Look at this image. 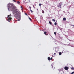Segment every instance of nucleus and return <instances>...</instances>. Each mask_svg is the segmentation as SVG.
<instances>
[{
    "label": "nucleus",
    "instance_id": "obj_26",
    "mask_svg": "<svg viewBox=\"0 0 74 74\" xmlns=\"http://www.w3.org/2000/svg\"><path fill=\"white\" fill-rule=\"evenodd\" d=\"M34 5H33V7H34V8H35V7L34 6Z\"/></svg>",
    "mask_w": 74,
    "mask_h": 74
},
{
    "label": "nucleus",
    "instance_id": "obj_18",
    "mask_svg": "<svg viewBox=\"0 0 74 74\" xmlns=\"http://www.w3.org/2000/svg\"><path fill=\"white\" fill-rule=\"evenodd\" d=\"M53 65L52 64L51 65V66L52 67H52H53Z\"/></svg>",
    "mask_w": 74,
    "mask_h": 74
},
{
    "label": "nucleus",
    "instance_id": "obj_17",
    "mask_svg": "<svg viewBox=\"0 0 74 74\" xmlns=\"http://www.w3.org/2000/svg\"><path fill=\"white\" fill-rule=\"evenodd\" d=\"M13 1H14V2H15L16 3V1L15 0H13Z\"/></svg>",
    "mask_w": 74,
    "mask_h": 74
},
{
    "label": "nucleus",
    "instance_id": "obj_14",
    "mask_svg": "<svg viewBox=\"0 0 74 74\" xmlns=\"http://www.w3.org/2000/svg\"><path fill=\"white\" fill-rule=\"evenodd\" d=\"M52 21H53V22H55V21H56V20H55V19H52Z\"/></svg>",
    "mask_w": 74,
    "mask_h": 74
},
{
    "label": "nucleus",
    "instance_id": "obj_21",
    "mask_svg": "<svg viewBox=\"0 0 74 74\" xmlns=\"http://www.w3.org/2000/svg\"><path fill=\"white\" fill-rule=\"evenodd\" d=\"M30 11L31 12H33V11L32 10H30Z\"/></svg>",
    "mask_w": 74,
    "mask_h": 74
},
{
    "label": "nucleus",
    "instance_id": "obj_28",
    "mask_svg": "<svg viewBox=\"0 0 74 74\" xmlns=\"http://www.w3.org/2000/svg\"><path fill=\"white\" fill-rule=\"evenodd\" d=\"M54 55H56V53H54Z\"/></svg>",
    "mask_w": 74,
    "mask_h": 74
},
{
    "label": "nucleus",
    "instance_id": "obj_27",
    "mask_svg": "<svg viewBox=\"0 0 74 74\" xmlns=\"http://www.w3.org/2000/svg\"><path fill=\"white\" fill-rule=\"evenodd\" d=\"M25 15H27V14H26V13H25Z\"/></svg>",
    "mask_w": 74,
    "mask_h": 74
},
{
    "label": "nucleus",
    "instance_id": "obj_15",
    "mask_svg": "<svg viewBox=\"0 0 74 74\" xmlns=\"http://www.w3.org/2000/svg\"><path fill=\"white\" fill-rule=\"evenodd\" d=\"M28 18L29 19V20H30V21H31L32 19H31V18H30V17H29Z\"/></svg>",
    "mask_w": 74,
    "mask_h": 74
},
{
    "label": "nucleus",
    "instance_id": "obj_19",
    "mask_svg": "<svg viewBox=\"0 0 74 74\" xmlns=\"http://www.w3.org/2000/svg\"><path fill=\"white\" fill-rule=\"evenodd\" d=\"M74 74V72H73L71 73V74Z\"/></svg>",
    "mask_w": 74,
    "mask_h": 74
},
{
    "label": "nucleus",
    "instance_id": "obj_4",
    "mask_svg": "<svg viewBox=\"0 0 74 74\" xmlns=\"http://www.w3.org/2000/svg\"><path fill=\"white\" fill-rule=\"evenodd\" d=\"M47 33V32H44V34H45V35L46 36H48V35H47L46 34Z\"/></svg>",
    "mask_w": 74,
    "mask_h": 74
},
{
    "label": "nucleus",
    "instance_id": "obj_16",
    "mask_svg": "<svg viewBox=\"0 0 74 74\" xmlns=\"http://www.w3.org/2000/svg\"><path fill=\"white\" fill-rule=\"evenodd\" d=\"M39 6H41V3H39Z\"/></svg>",
    "mask_w": 74,
    "mask_h": 74
},
{
    "label": "nucleus",
    "instance_id": "obj_25",
    "mask_svg": "<svg viewBox=\"0 0 74 74\" xmlns=\"http://www.w3.org/2000/svg\"><path fill=\"white\" fill-rule=\"evenodd\" d=\"M52 58H50L51 60H52Z\"/></svg>",
    "mask_w": 74,
    "mask_h": 74
},
{
    "label": "nucleus",
    "instance_id": "obj_20",
    "mask_svg": "<svg viewBox=\"0 0 74 74\" xmlns=\"http://www.w3.org/2000/svg\"><path fill=\"white\" fill-rule=\"evenodd\" d=\"M29 9L31 10V8H32V7L30 6H29Z\"/></svg>",
    "mask_w": 74,
    "mask_h": 74
},
{
    "label": "nucleus",
    "instance_id": "obj_2",
    "mask_svg": "<svg viewBox=\"0 0 74 74\" xmlns=\"http://www.w3.org/2000/svg\"><path fill=\"white\" fill-rule=\"evenodd\" d=\"M7 18H8V22H10V21H11V19H12V18H11V15H8V16Z\"/></svg>",
    "mask_w": 74,
    "mask_h": 74
},
{
    "label": "nucleus",
    "instance_id": "obj_24",
    "mask_svg": "<svg viewBox=\"0 0 74 74\" xmlns=\"http://www.w3.org/2000/svg\"><path fill=\"white\" fill-rule=\"evenodd\" d=\"M21 8L22 9H23V8L22 7V6H21Z\"/></svg>",
    "mask_w": 74,
    "mask_h": 74
},
{
    "label": "nucleus",
    "instance_id": "obj_11",
    "mask_svg": "<svg viewBox=\"0 0 74 74\" xmlns=\"http://www.w3.org/2000/svg\"><path fill=\"white\" fill-rule=\"evenodd\" d=\"M71 70H74V67H72L71 68Z\"/></svg>",
    "mask_w": 74,
    "mask_h": 74
},
{
    "label": "nucleus",
    "instance_id": "obj_13",
    "mask_svg": "<svg viewBox=\"0 0 74 74\" xmlns=\"http://www.w3.org/2000/svg\"><path fill=\"white\" fill-rule=\"evenodd\" d=\"M42 12L43 13V14L44 13V10H42Z\"/></svg>",
    "mask_w": 74,
    "mask_h": 74
},
{
    "label": "nucleus",
    "instance_id": "obj_5",
    "mask_svg": "<svg viewBox=\"0 0 74 74\" xmlns=\"http://www.w3.org/2000/svg\"><path fill=\"white\" fill-rule=\"evenodd\" d=\"M49 23L50 24V25H52V22H51V21H49Z\"/></svg>",
    "mask_w": 74,
    "mask_h": 74
},
{
    "label": "nucleus",
    "instance_id": "obj_7",
    "mask_svg": "<svg viewBox=\"0 0 74 74\" xmlns=\"http://www.w3.org/2000/svg\"><path fill=\"white\" fill-rule=\"evenodd\" d=\"M66 18H63V20L64 21H66Z\"/></svg>",
    "mask_w": 74,
    "mask_h": 74
},
{
    "label": "nucleus",
    "instance_id": "obj_8",
    "mask_svg": "<svg viewBox=\"0 0 74 74\" xmlns=\"http://www.w3.org/2000/svg\"><path fill=\"white\" fill-rule=\"evenodd\" d=\"M17 4H20V2H19V1H17Z\"/></svg>",
    "mask_w": 74,
    "mask_h": 74
},
{
    "label": "nucleus",
    "instance_id": "obj_9",
    "mask_svg": "<svg viewBox=\"0 0 74 74\" xmlns=\"http://www.w3.org/2000/svg\"><path fill=\"white\" fill-rule=\"evenodd\" d=\"M62 55V53L61 52H59V55Z\"/></svg>",
    "mask_w": 74,
    "mask_h": 74
},
{
    "label": "nucleus",
    "instance_id": "obj_23",
    "mask_svg": "<svg viewBox=\"0 0 74 74\" xmlns=\"http://www.w3.org/2000/svg\"><path fill=\"white\" fill-rule=\"evenodd\" d=\"M71 26H73V27H74V25H71Z\"/></svg>",
    "mask_w": 74,
    "mask_h": 74
},
{
    "label": "nucleus",
    "instance_id": "obj_29",
    "mask_svg": "<svg viewBox=\"0 0 74 74\" xmlns=\"http://www.w3.org/2000/svg\"><path fill=\"white\" fill-rule=\"evenodd\" d=\"M37 11H38V9H37Z\"/></svg>",
    "mask_w": 74,
    "mask_h": 74
},
{
    "label": "nucleus",
    "instance_id": "obj_1",
    "mask_svg": "<svg viewBox=\"0 0 74 74\" xmlns=\"http://www.w3.org/2000/svg\"><path fill=\"white\" fill-rule=\"evenodd\" d=\"M8 5L9 7L8 10L9 11L11 10L13 11V13L16 19H17V21H20L21 20V16H20L21 12L17 9H15L16 8V6H15V5L13 3H8Z\"/></svg>",
    "mask_w": 74,
    "mask_h": 74
},
{
    "label": "nucleus",
    "instance_id": "obj_30",
    "mask_svg": "<svg viewBox=\"0 0 74 74\" xmlns=\"http://www.w3.org/2000/svg\"><path fill=\"white\" fill-rule=\"evenodd\" d=\"M30 0H29V2H30Z\"/></svg>",
    "mask_w": 74,
    "mask_h": 74
},
{
    "label": "nucleus",
    "instance_id": "obj_12",
    "mask_svg": "<svg viewBox=\"0 0 74 74\" xmlns=\"http://www.w3.org/2000/svg\"><path fill=\"white\" fill-rule=\"evenodd\" d=\"M54 25H57V23H56V22H55L54 23Z\"/></svg>",
    "mask_w": 74,
    "mask_h": 74
},
{
    "label": "nucleus",
    "instance_id": "obj_10",
    "mask_svg": "<svg viewBox=\"0 0 74 74\" xmlns=\"http://www.w3.org/2000/svg\"><path fill=\"white\" fill-rule=\"evenodd\" d=\"M54 34L55 35H56V32H54Z\"/></svg>",
    "mask_w": 74,
    "mask_h": 74
},
{
    "label": "nucleus",
    "instance_id": "obj_3",
    "mask_svg": "<svg viewBox=\"0 0 74 74\" xmlns=\"http://www.w3.org/2000/svg\"><path fill=\"white\" fill-rule=\"evenodd\" d=\"M64 69L66 70H67L69 69V67L67 66L65 67L64 68Z\"/></svg>",
    "mask_w": 74,
    "mask_h": 74
},
{
    "label": "nucleus",
    "instance_id": "obj_6",
    "mask_svg": "<svg viewBox=\"0 0 74 74\" xmlns=\"http://www.w3.org/2000/svg\"><path fill=\"white\" fill-rule=\"evenodd\" d=\"M48 60H50V57H49L48 58Z\"/></svg>",
    "mask_w": 74,
    "mask_h": 74
},
{
    "label": "nucleus",
    "instance_id": "obj_32",
    "mask_svg": "<svg viewBox=\"0 0 74 74\" xmlns=\"http://www.w3.org/2000/svg\"><path fill=\"white\" fill-rule=\"evenodd\" d=\"M60 8H61V6H60Z\"/></svg>",
    "mask_w": 74,
    "mask_h": 74
},
{
    "label": "nucleus",
    "instance_id": "obj_31",
    "mask_svg": "<svg viewBox=\"0 0 74 74\" xmlns=\"http://www.w3.org/2000/svg\"><path fill=\"white\" fill-rule=\"evenodd\" d=\"M35 5H36V4H35Z\"/></svg>",
    "mask_w": 74,
    "mask_h": 74
},
{
    "label": "nucleus",
    "instance_id": "obj_22",
    "mask_svg": "<svg viewBox=\"0 0 74 74\" xmlns=\"http://www.w3.org/2000/svg\"><path fill=\"white\" fill-rule=\"evenodd\" d=\"M58 7H61V5H58Z\"/></svg>",
    "mask_w": 74,
    "mask_h": 74
}]
</instances>
